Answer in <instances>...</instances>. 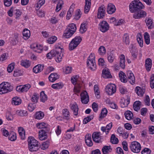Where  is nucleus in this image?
<instances>
[{
    "label": "nucleus",
    "instance_id": "nucleus-1",
    "mask_svg": "<svg viewBox=\"0 0 154 154\" xmlns=\"http://www.w3.org/2000/svg\"><path fill=\"white\" fill-rule=\"evenodd\" d=\"M27 142L28 149L31 152L36 151L39 149L38 141L32 137H28Z\"/></svg>",
    "mask_w": 154,
    "mask_h": 154
},
{
    "label": "nucleus",
    "instance_id": "nucleus-2",
    "mask_svg": "<svg viewBox=\"0 0 154 154\" xmlns=\"http://www.w3.org/2000/svg\"><path fill=\"white\" fill-rule=\"evenodd\" d=\"M144 7L142 3L139 0H134L132 2L129 6L130 11L134 13L143 9Z\"/></svg>",
    "mask_w": 154,
    "mask_h": 154
},
{
    "label": "nucleus",
    "instance_id": "nucleus-3",
    "mask_svg": "<svg viewBox=\"0 0 154 154\" xmlns=\"http://www.w3.org/2000/svg\"><path fill=\"white\" fill-rule=\"evenodd\" d=\"M13 87L10 83L4 82L0 84V94H6L12 91Z\"/></svg>",
    "mask_w": 154,
    "mask_h": 154
},
{
    "label": "nucleus",
    "instance_id": "nucleus-4",
    "mask_svg": "<svg viewBox=\"0 0 154 154\" xmlns=\"http://www.w3.org/2000/svg\"><path fill=\"white\" fill-rule=\"evenodd\" d=\"M95 58L94 54L91 53L88 57L87 61V66L92 71H94L96 69V65Z\"/></svg>",
    "mask_w": 154,
    "mask_h": 154
},
{
    "label": "nucleus",
    "instance_id": "nucleus-5",
    "mask_svg": "<svg viewBox=\"0 0 154 154\" xmlns=\"http://www.w3.org/2000/svg\"><path fill=\"white\" fill-rule=\"evenodd\" d=\"M82 38L80 36H77L72 39L70 42L69 46V51H72L75 49L80 43Z\"/></svg>",
    "mask_w": 154,
    "mask_h": 154
},
{
    "label": "nucleus",
    "instance_id": "nucleus-6",
    "mask_svg": "<svg viewBox=\"0 0 154 154\" xmlns=\"http://www.w3.org/2000/svg\"><path fill=\"white\" fill-rule=\"evenodd\" d=\"M105 90L107 94L112 95L116 91V86L113 84H109L106 86Z\"/></svg>",
    "mask_w": 154,
    "mask_h": 154
},
{
    "label": "nucleus",
    "instance_id": "nucleus-7",
    "mask_svg": "<svg viewBox=\"0 0 154 154\" xmlns=\"http://www.w3.org/2000/svg\"><path fill=\"white\" fill-rule=\"evenodd\" d=\"M130 148L131 151L133 152L137 153L140 151L141 146L139 143L137 141H134L131 142L130 146Z\"/></svg>",
    "mask_w": 154,
    "mask_h": 154
},
{
    "label": "nucleus",
    "instance_id": "nucleus-8",
    "mask_svg": "<svg viewBox=\"0 0 154 154\" xmlns=\"http://www.w3.org/2000/svg\"><path fill=\"white\" fill-rule=\"evenodd\" d=\"M99 28L102 32H104L108 30L109 26L108 23L106 21H103L99 24Z\"/></svg>",
    "mask_w": 154,
    "mask_h": 154
},
{
    "label": "nucleus",
    "instance_id": "nucleus-9",
    "mask_svg": "<svg viewBox=\"0 0 154 154\" xmlns=\"http://www.w3.org/2000/svg\"><path fill=\"white\" fill-rule=\"evenodd\" d=\"M106 8L104 5L101 6L98 8L97 17L99 19H102L105 15Z\"/></svg>",
    "mask_w": 154,
    "mask_h": 154
},
{
    "label": "nucleus",
    "instance_id": "nucleus-10",
    "mask_svg": "<svg viewBox=\"0 0 154 154\" xmlns=\"http://www.w3.org/2000/svg\"><path fill=\"white\" fill-rule=\"evenodd\" d=\"M81 100L82 103L87 104L89 102V97L87 92L84 91L81 94Z\"/></svg>",
    "mask_w": 154,
    "mask_h": 154
},
{
    "label": "nucleus",
    "instance_id": "nucleus-11",
    "mask_svg": "<svg viewBox=\"0 0 154 154\" xmlns=\"http://www.w3.org/2000/svg\"><path fill=\"white\" fill-rule=\"evenodd\" d=\"M31 87V85L29 84H27L23 85H20L17 87L16 90L19 92L27 91Z\"/></svg>",
    "mask_w": 154,
    "mask_h": 154
},
{
    "label": "nucleus",
    "instance_id": "nucleus-12",
    "mask_svg": "<svg viewBox=\"0 0 154 154\" xmlns=\"http://www.w3.org/2000/svg\"><path fill=\"white\" fill-rule=\"evenodd\" d=\"M147 13L143 10H140L137 12L135 13L133 15V17L135 19H139L144 17L146 16Z\"/></svg>",
    "mask_w": 154,
    "mask_h": 154
},
{
    "label": "nucleus",
    "instance_id": "nucleus-13",
    "mask_svg": "<svg viewBox=\"0 0 154 154\" xmlns=\"http://www.w3.org/2000/svg\"><path fill=\"white\" fill-rule=\"evenodd\" d=\"M106 10L108 14H111L115 12L116 11V8L113 4L111 3H109L107 5Z\"/></svg>",
    "mask_w": 154,
    "mask_h": 154
},
{
    "label": "nucleus",
    "instance_id": "nucleus-14",
    "mask_svg": "<svg viewBox=\"0 0 154 154\" xmlns=\"http://www.w3.org/2000/svg\"><path fill=\"white\" fill-rule=\"evenodd\" d=\"M100 133L98 132H94L92 135L93 141L96 143H99L101 142Z\"/></svg>",
    "mask_w": 154,
    "mask_h": 154
},
{
    "label": "nucleus",
    "instance_id": "nucleus-15",
    "mask_svg": "<svg viewBox=\"0 0 154 154\" xmlns=\"http://www.w3.org/2000/svg\"><path fill=\"white\" fill-rule=\"evenodd\" d=\"M19 35L17 33H14L11 37H10L9 40L10 42L13 45H16L18 42V36Z\"/></svg>",
    "mask_w": 154,
    "mask_h": 154
},
{
    "label": "nucleus",
    "instance_id": "nucleus-16",
    "mask_svg": "<svg viewBox=\"0 0 154 154\" xmlns=\"http://www.w3.org/2000/svg\"><path fill=\"white\" fill-rule=\"evenodd\" d=\"M31 48L34 51L38 53H40L43 49V47L42 45L36 44L31 45Z\"/></svg>",
    "mask_w": 154,
    "mask_h": 154
},
{
    "label": "nucleus",
    "instance_id": "nucleus-17",
    "mask_svg": "<svg viewBox=\"0 0 154 154\" xmlns=\"http://www.w3.org/2000/svg\"><path fill=\"white\" fill-rule=\"evenodd\" d=\"M71 109L73 112L74 115L77 116L78 113L79 108L77 104L76 103L71 104L70 105Z\"/></svg>",
    "mask_w": 154,
    "mask_h": 154
},
{
    "label": "nucleus",
    "instance_id": "nucleus-18",
    "mask_svg": "<svg viewBox=\"0 0 154 154\" xmlns=\"http://www.w3.org/2000/svg\"><path fill=\"white\" fill-rule=\"evenodd\" d=\"M152 66V60L150 58H147L145 61V67L146 70L149 72L151 69Z\"/></svg>",
    "mask_w": 154,
    "mask_h": 154
},
{
    "label": "nucleus",
    "instance_id": "nucleus-19",
    "mask_svg": "<svg viewBox=\"0 0 154 154\" xmlns=\"http://www.w3.org/2000/svg\"><path fill=\"white\" fill-rule=\"evenodd\" d=\"M44 67V65L39 64L33 67V71L34 73H37L42 71L43 70Z\"/></svg>",
    "mask_w": 154,
    "mask_h": 154
},
{
    "label": "nucleus",
    "instance_id": "nucleus-20",
    "mask_svg": "<svg viewBox=\"0 0 154 154\" xmlns=\"http://www.w3.org/2000/svg\"><path fill=\"white\" fill-rule=\"evenodd\" d=\"M60 75L56 73H51L49 76L48 79L50 82H53L59 79Z\"/></svg>",
    "mask_w": 154,
    "mask_h": 154
},
{
    "label": "nucleus",
    "instance_id": "nucleus-21",
    "mask_svg": "<svg viewBox=\"0 0 154 154\" xmlns=\"http://www.w3.org/2000/svg\"><path fill=\"white\" fill-rule=\"evenodd\" d=\"M102 73L103 77L105 78H111L112 77L109 70L108 68L104 69L103 70Z\"/></svg>",
    "mask_w": 154,
    "mask_h": 154
},
{
    "label": "nucleus",
    "instance_id": "nucleus-22",
    "mask_svg": "<svg viewBox=\"0 0 154 154\" xmlns=\"http://www.w3.org/2000/svg\"><path fill=\"white\" fill-rule=\"evenodd\" d=\"M91 135L89 134H86L85 137V142L86 145L89 146L93 145V142L91 140Z\"/></svg>",
    "mask_w": 154,
    "mask_h": 154
},
{
    "label": "nucleus",
    "instance_id": "nucleus-23",
    "mask_svg": "<svg viewBox=\"0 0 154 154\" xmlns=\"http://www.w3.org/2000/svg\"><path fill=\"white\" fill-rule=\"evenodd\" d=\"M130 101V100L129 98L125 99L124 98H122L120 102L121 107L122 108L127 107Z\"/></svg>",
    "mask_w": 154,
    "mask_h": 154
},
{
    "label": "nucleus",
    "instance_id": "nucleus-24",
    "mask_svg": "<svg viewBox=\"0 0 154 154\" xmlns=\"http://www.w3.org/2000/svg\"><path fill=\"white\" fill-rule=\"evenodd\" d=\"M21 100L20 97H15L12 99L11 103L12 105L17 106L20 105L21 103Z\"/></svg>",
    "mask_w": 154,
    "mask_h": 154
},
{
    "label": "nucleus",
    "instance_id": "nucleus-25",
    "mask_svg": "<svg viewBox=\"0 0 154 154\" xmlns=\"http://www.w3.org/2000/svg\"><path fill=\"white\" fill-rule=\"evenodd\" d=\"M88 24L87 22H84L81 24L80 28V32L81 33H83L87 30Z\"/></svg>",
    "mask_w": 154,
    "mask_h": 154
},
{
    "label": "nucleus",
    "instance_id": "nucleus-26",
    "mask_svg": "<svg viewBox=\"0 0 154 154\" xmlns=\"http://www.w3.org/2000/svg\"><path fill=\"white\" fill-rule=\"evenodd\" d=\"M47 138V136L45 131L42 130L39 132V138L41 140H45Z\"/></svg>",
    "mask_w": 154,
    "mask_h": 154
},
{
    "label": "nucleus",
    "instance_id": "nucleus-27",
    "mask_svg": "<svg viewBox=\"0 0 154 154\" xmlns=\"http://www.w3.org/2000/svg\"><path fill=\"white\" fill-rule=\"evenodd\" d=\"M91 0H85V5L84 8L85 13H88L90 11L91 6Z\"/></svg>",
    "mask_w": 154,
    "mask_h": 154
},
{
    "label": "nucleus",
    "instance_id": "nucleus-28",
    "mask_svg": "<svg viewBox=\"0 0 154 154\" xmlns=\"http://www.w3.org/2000/svg\"><path fill=\"white\" fill-rule=\"evenodd\" d=\"M128 79L127 81L132 85L134 84L135 82V77L133 74L131 72H129L128 74Z\"/></svg>",
    "mask_w": 154,
    "mask_h": 154
},
{
    "label": "nucleus",
    "instance_id": "nucleus-29",
    "mask_svg": "<svg viewBox=\"0 0 154 154\" xmlns=\"http://www.w3.org/2000/svg\"><path fill=\"white\" fill-rule=\"evenodd\" d=\"M120 66L122 69H124L125 67V57L123 54H122L119 57Z\"/></svg>",
    "mask_w": 154,
    "mask_h": 154
},
{
    "label": "nucleus",
    "instance_id": "nucleus-30",
    "mask_svg": "<svg viewBox=\"0 0 154 154\" xmlns=\"http://www.w3.org/2000/svg\"><path fill=\"white\" fill-rule=\"evenodd\" d=\"M69 29H66L64 32L63 35V37L65 38H69L71 37L74 33L72 32V31H70Z\"/></svg>",
    "mask_w": 154,
    "mask_h": 154
},
{
    "label": "nucleus",
    "instance_id": "nucleus-31",
    "mask_svg": "<svg viewBox=\"0 0 154 154\" xmlns=\"http://www.w3.org/2000/svg\"><path fill=\"white\" fill-rule=\"evenodd\" d=\"M44 116V114L43 112L41 111L37 112L35 113L34 115L35 119L40 120L43 119Z\"/></svg>",
    "mask_w": 154,
    "mask_h": 154
},
{
    "label": "nucleus",
    "instance_id": "nucleus-32",
    "mask_svg": "<svg viewBox=\"0 0 154 154\" xmlns=\"http://www.w3.org/2000/svg\"><path fill=\"white\" fill-rule=\"evenodd\" d=\"M23 38L25 39H28L30 36V32L29 30L27 29H24L23 32Z\"/></svg>",
    "mask_w": 154,
    "mask_h": 154
},
{
    "label": "nucleus",
    "instance_id": "nucleus-33",
    "mask_svg": "<svg viewBox=\"0 0 154 154\" xmlns=\"http://www.w3.org/2000/svg\"><path fill=\"white\" fill-rule=\"evenodd\" d=\"M74 8V7L73 5H71L70 6L66 16V18L67 20H69L72 17L73 13Z\"/></svg>",
    "mask_w": 154,
    "mask_h": 154
},
{
    "label": "nucleus",
    "instance_id": "nucleus-34",
    "mask_svg": "<svg viewBox=\"0 0 154 154\" xmlns=\"http://www.w3.org/2000/svg\"><path fill=\"white\" fill-rule=\"evenodd\" d=\"M112 150V149L110 146H104L102 149L103 154H108L110 153Z\"/></svg>",
    "mask_w": 154,
    "mask_h": 154
},
{
    "label": "nucleus",
    "instance_id": "nucleus-35",
    "mask_svg": "<svg viewBox=\"0 0 154 154\" xmlns=\"http://www.w3.org/2000/svg\"><path fill=\"white\" fill-rule=\"evenodd\" d=\"M135 91L137 94L140 96H142L145 92V89L141 88L140 87H137L136 88Z\"/></svg>",
    "mask_w": 154,
    "mask_h": 154
},
{
    "label": "nucleus",
    "instance_id": "nucleus-36",
    "mask_svg": "<svg viewBox=\"0 0 154 154\" xmlns=\"http://www.w3.org/2000/svg\"><path fill=\"white\" fill-rule=\"evenodd\" d=\"M63 84L61 82L58 83L53 84L51 85V87L55 89H61L63 86Z\"/></svg>",
    "mask_w": 154,
    "mask_h": 154
},
{
    "label": "nucleus",
    "instance_id": "nucleus-37",
    "mask_svg": "<svg viewBox=\"0 0 154 154\" xmlns=\"http://www.w3.org/2000/svg\"><path fill=\"white\" fill-rule=\"evenodd\" d=\"M21 65L25 68H27L31 65V62L27 60H22L20 62Z\"/></svg>",
    "mask_w": 154,
    "mask_h": 154
},
{
    "label": "nucleus",
    "instance_id": "nucleus-38",
    "mask_svg": "<svg viewBox=\"0 0 154 154\" xmlns=\"http://www.w3.org/2000/svg\"><path fill=\"white\" fill-rule=\"evenodd\" d=\"M18 132L19 135L22 140H24L25 138V131L24 129L22 127L18 128Z\"/></svg>",
    "mask_w": 154,
    "mask_h": 154
},
{
    "label": "nucleus",
    "instance_id": "nucleus-39",
    "mask_svg": "<svg viewBox=\"0 0 154 154\" xmlns=\"http://www.w3.org/2000/svg\"><path fill=\"white\" fill-rule=\"evenodd\" d=\"M36 126L38 129H46L48 128V125L47 123L42 122L37 123Z\"/></svg>",
    "mask_w": 154,
    "mask_h": 154
},
{
    "label": "nucleus",
    "instance_id": "nucleus-40",
    "mask_svg": "<svg viewBox=\"0 0 154 154\" xmlns=\"http://www.w3.org/2000/svg\"><path fill=\"white\" fill-rule=\"evenodd\" d=\"M119 76L122 82L126 83L127 82L126 75L123 72L121 71L119 72Z\"/></svg>",
    "mask_w": 154,
    "mask_h": 154
},
{
    "label": "nucleus",
    "instance_id": "nucleus-41",
    "mask_svg": "<svg viewBox=\"0 0 154 154\" xmlns=\"http://www.w3.org/2000/svg\"><path fill=\"white\" fill-rule=\"evenodd\" d=\"M62 114L63 116L66 119L68 120L69 119L70 116L69 111L67 109H64L62 110Z\"/></svg>",
    "mask_w": 154,
    "mask_h": 154
},
{
    "label": "nucleus",
    "instance_id": "nucleus-42",
    "mask_svg": "<svg viewBox=\"0 0 154 154\" xmlns=\"http://www.w3.org/2000/svg\"><path fill=\"white\" fill-rule=\"evenodd\" d=\"M55 51L57 52V53H55V55H54V57H56V60L57 62H59L62 60L63 54L55 50Z\"/></svg>",
    "mask_w": 154,
    "mask_h": 154
},
{
    "label": "nucleus",
    "instance_id": "nucleus-43",
    "mask_svg": "<svg viewBox=\"0 0 154 154\" xmlns=\"http://www.w3.org/2000/svg\"><path fill=\"white\" fill-rule=\"evenodd\" d=\"M79 80V76L78 75H74L71 78V83L75 85L78 83Z\"/></svg>",
    "mask_w": 154,
    "mask_h": 154
},
{
    "label": "nucleus",
    "instance_id": "nucleus-44",
    "mask_svg": "<svg viewBox=\"0 0 154 154\" xmlns=\"http://www.w3.org/2000/svg\"><path fill=\"white\" fill-rule=\"evenodd\" d=\"M66 29H69L70 31L74 33L76 31V27L75 24L72 23L69 24Z\"/></svg>",
    "mask_w": 154,
    "mask_h": 154
},
{
    "label": "nucleus",
    "instance_id": "nucleus-45",
    "mask_svg": "<svg viewBox=\"0 0 154 154\" xmlns=\"http://www.w3.org/2000/svg\"><path fill=\"white\" fill-rule=\"evenodd\" d=\"M40 97L41 101L44 103L48 99L47 95L45 93V92L43 91L41 92Z\"/></svg>",
    "mask_w": 154,
    "mask_h": 154
},
{
    "label": "nucleus",
    "instance_id": "nucleus-46",
    "mask_svg": "<svg viewBox=\"0 0 154 154\" xmlns=\"http://www.w3.org/2000/svg\"><path fill=\"white\" fill-rule=\"evenodd\" d=\"M16 115L20 116H25L27 115V111L24 110H17L16 111Z\"/></svg>",
    "mask_w": 154,
    "mask_h": 154
},
{
    "label": "nucleus",
    "instance_id": "nucleus-47",
    "mask_svg": "<svg viewBox=\"0 0 154 154\" xmlns=\"http://www.w3.org/2000/svg\"><path fill=\"white\" fill-rule=\"evenodd\" d=\"M57 38L56 36H52L49 38L47 40L48 43L49 44H52L54 43L57 40Z\"/></svg>",
    "mask_w": 154,
    "mask_h": 154
},
{
    "label": "nucleus",
    "instance_id": "nucleus-48",
    "mask_svg": "<svg viewBox=\"0 0 154 154\" xmlns=\"http://www.w3.org/2000/svg\"><path fill=\"white\" fill-rule=\"evenodd\" d=\"M94 90L95 95L96 97L99 98L100 97V91L98 87V86L97 85H95L94 86Z\"/></svg>",
    "mask_w": 154,
    "mask_h": 154
},
{
    "label": "nucleus",
    "instance_id": "nucleus-49",
    "mask_svg": "<svg viewBox=\"0 0 154 154\" xmlns=\"http://www.w3.org/2000/svg\"><path fill=\"white\" fill-rule=\"evenodd\" d=\"M123 41L126 45H128L129 44V38L128 34L126 33L124 34L123 36Z\"/></svg>",
    "mask_w": 154,
    "mask_h": 154
},
{
    "label": "nucleus",
    "instance_id": "nucleus-50",
    "mask_svg": "<svg viewBox=\"0 0 154 154\" xmlns=\"http://www.w3.org/2000/svg\"><path fill=\"white\" fill-rule=\"evenodd\" d=\"M107 58L108 61L110 63H112L115 59V56L113 53L111 52L108 54Z\"/></svg>",
    "mask_w": 154,
    "mask_h": 154
},
{
    "label": "nucleus",
    "instance_id": "nucleus-51",
    "mask_svg": "<svg viewBox=\"0 0 154 154\" xmlns=\"http://www.w3.org/2000/svg\"><path fill=\"white\" fill-rule=\"evenodd\" d=\"M8 139L11 141H14L17 139L16 133L14 132H11L8 136Z\"/></svg>",
    "mask_w": 154,
    "mask_h": 154
},
{
    "label": "nucleus",
    "instance_id": "nucleus-52",
    "mask_svg": "<svg viewBox=\"0 0 154 154\" xmlns=\"http://www.w3.org/2000/svg\"><path fill=\"white\" fill-rule=\"evenodd\" d=\"M125 117L128 120H130L133 116V114L132 112L130 111H126L124 114Z\"/></svg>",
    "mask_w": 154,
    "mask_h": 154
},
{
    "label": "nucleus",
    "instance_id": "nucleus-53",
    "mask_svg": "<svg viewBox=\"0 0 154 154\" xmlns=\"http://www.w3.org/2000/svg\"><path fill=\"white\" fill-rule=\"evenodd\" d=\"M140 102L139 101H135L133 105L134 109L137 111L140 109Z\"/></svg>",
    "mask_w": 154,
    "mask_h": 154
},
{
    "label": "nucleus",
    "instance_id": "nucleus-54",
    "mask_svg": "<svg viewBox=\"0 0 154 154\" xmlns=\"http://www.w3.org/2000/svg\"><path fill=\"white\" fill-rule=\"evenodd\" d=\"M146 22L149 29H152L153 27V22L151 19L148 18L146 19Z\"/></svg>",
    "mask_w": 154,
    "mask_h": 154
},
{
    "label": "nucleus",
    "instance_id": "nucleus-55",
    "mask_svg": "<svg viewBox=\"0 0 154 154\" xmlns=\"http://www.w3.org/2000/svg\"><path fill=\"white\" fill-rule=\"evenodd\" d=\"M144 37L145 42L147 45H149L150 43V38L149 34L146 32L144 34Z\"/></svg>",
    "mask_w": 154,
    "mask_h": 154
},
{
    "label": "nucleus",
    "instance_id": "nucleus-56",
    "mask_svg": "<svg viewBox=\"0 0 154 154\" xmlns=\"http://www.w3.org/2000/svg\"><path fill=\"white\" fill-rule=\"evenodd\" d=\"M137 40L139 46L141 47H143V44L142 36L140 35H137Z\"/></svg>",
    "mask_w": 154,
    "mask_h": 154
},
{
    "label": "nucleus",
    "instance_id": "nucleus-57",
    "mask_svg": "<svg viewBox=\"0 0 154 154\" xmlns=\"http://www.w3.org/2000/svg\"><path fill=\"white\" fill-rule=\"evenodd\" d=\"M110 141L112 144H116L118 143L119 140L116 137L115 135L112 134L111 136Z\"/></svg>",
    "mask_w": 154,
    "mask_h": 154
},
{
    "label": "nucleus",
    "instance_id": "nucleus-58",
    "mask_svg": "<svg viewBox=\"0 0 154 154\" xmlns=\"http://www.w3.org/2000/svg\"><path fill=\"white\" fill-rule=\"evenodd\" d=\"M107 112V110L106 108L103 109L101 110L100 118L102 119L105 117L106 116Z\"/></svg>",
    "mask_w": 154,
    "mask_h": 154
},
{
    "label": "nucleus",
    "instance_id": "nucleus-59",
    "mask_svg": "<svg viewBox=\"0 0 154 154\" xmlns=\"http://www.w3.org/2000/svg\"><path fill=\"white\" fill-rule=\"evenodd\" d=\"M59 19L56 16H52L50 19V23L52 24H56L58 23Z\"/></svg>",
    "mask_w": 154,
    "mask_h": 154
},
{
    "label": "nucleus",
    "instance_id": "nucleus-60",
    "mask_svg": "<svg viewBox=\"0 0 154 154\" xmlns=\"http://www.w3.org/2000/svg\"><path fill=\"white\" fill-rule=\"evenodd\" d=\"M64 3L63 1H60L57 4L55 9V11L56 12H58L61 9L62 5Z\"/></svg>",
    "mask_w": 154,
    "mask_h": 154
},
{
    "label": "nucleus",
    "instance_id": "nucleus-61",
    "mask_svg": "<svg viewBox=\"0 0 154 154\" xmlns=\"http://www.w3.org/2000/svg\"><path fill=\"white\" fill-rule=\"evenodd\" d=\"M98 52L100 55H104L105 54L106 52V50L105 48L103 46L100 47L98 49Z\"/></svg>",
    "mask_w": 154,
    "mask_h": 154
},
{
    "label": "nucleus",
    "instance_id": "nucleus-62",
    "mask_svg": "<svg viewBox=\"0 0 154 154\" xmlns=\"http://www.w3.org/2000/svg\"><path fill=\"white\" fill-rule=\"evenodd\" d=\"M39 98L38 95L37 94H34L31 98V101L34 103H36L38 102Z\"/></svg>",
    "mask_w": 154,
    "mask_h": 154
},
{
    "label": "nucleus",
    "instance_id": "nucleus-63",
    "mask_svg": "<svg viewBox=\"0 0 154 154\" xmlns=\"http://www.w3.org/2000/svg\"><path fill=\"white\" fill-rule=\"evenodd\" d=\"M49 145V142L48 141H46L43 143L42 146L41 148L43 150H45L47 149Z\"/></svg>",
    "mask_w": 154,
    "mask_h": 154
},
{
    "label": "nucleus",
    "instance_id": "nucleus-64",
    "mask_svg": "<svg viewBox=\"0 0 154 154\" xmlns=\"http://www.w3.org/2000/svg\"><path fill=\"white\" fill-rule=\"evenodd\" d=\"M150 86L151 88H154V74H152L150 79Z\"/></svg>",
    "mask_w": 154,
    "mask_h": 154
}]
</instances>
